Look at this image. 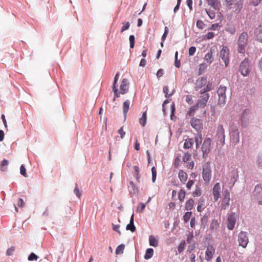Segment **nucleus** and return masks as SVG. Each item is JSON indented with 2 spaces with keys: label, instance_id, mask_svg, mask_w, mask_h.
<instances>
[{
  "label": "nucleus",
  "instance_id": "obj_1",
  "mask_svg": "<svg viewBox=\"0 0 262 262\" xmlns=\"http://www.w3.org/2000/svg\"><path fill=\"white\" fill-rule=\"evenodd\" d=\"M213 89V85L211 82H208L205 87L201 89L199 93L200 96L198 99V108L205 107L209 98V95L207 93Z\"/></svg>",
  "mask_w": 262,
  "mask_h": 262
},
{
  "label": "nucleus",
  "instance_id": "obj_2",
  "mask_svg": "<svg viewBox=\"0 0 262 262\" xmlns=\"http://www.w3.org/2000/svg\"><path fill=\"white\" fill-rule=\"evenodd\" d=\"M248 35L247 32L244 31L241 33L237 40V52L241 54H244L246 51V48L248 45Z\"/></svg>",
  "mask_w": 262,
  "mask_h": 262
},
{
  "label": "nucleus",
  "instance_id": "obj_3",
  "mask_svg": "<svg viewBox=\"0 0 262 262\" xmlns=\"http://www.w3.org/2000/svg\"><path fill=\"white\" fill-rule=\"evenodd\" d=\"M251 62L248 58H245L239 64V72L244 77L247 76L251 71Z\"/></svg>",
  "mask_w": 262,
  "mask_h": 262
},
{
  "label": "nucleus",
  "instance_id": "obj_4",
  "mask_svg": "<svg viewBox=\"0 0 262 262\" xmlns=\"http://www.w3.org/2000/svg\"><path fill=\"white\" fill-rule=\"evenodd\" d=\"M215 139L217 144L219 145L223 146L225 144V129L223 126L221 124L218 125L217 127Z\"/></svg>",
  "mask_w": 262,
  "mask_h": 262
},
{
  "label": "nucleus",
  "instance_id": "obj_5",
  "mask_svg": "<svg viewBox=\"0 0 262 262\" xmlns=\"http://www.w3.org/2000/svg\"><path fill=\"white\" fill-rule=\"evenodd\" d=\"M230 141L232 144L235 145L239 142V132L237 126H232L230 129Z\"/></svg>",
  "mask_w": 262,
  "mask_h": 262
},
{
  "label": "nucleus",
  "instance_id": "obj_6",
  "mask_svg": "<svg viewBox=\"0 0 262 262\" xmlns=\"http://www.w3.org/2000/svg\"><path fill=\"white\" fill-rule=\"evenodd\" d=\"M227 88L225 86L220 85L217 91V93L219 96L218 100V104L220 106H224L226 102V92Z\"/></svg>",
  "mask_w": 262,
  "mask_h": 262
},
{
  "label": "nucleus",
  "instance_id": "obj_7",
  "mask_svg": "<svg viewBox=\"0 0 262 262\" xmlns=\"http://www.w3.org/2000/svg\"><path fill=\"white\" fill-rule=\"evenodd\" d=\"M202 176L205 183H208L210 182L211 178V169L209 162L204 164L203 167Z\"/></svg>",
  "mask_w": 262,
  "mask_h": 262
},
{
  "label": "nucleus",
  "instance_id": "obj_8",
  "mask_svg": "<svg viewBox=\"0 0 262 262\" xmlns=\"http://www.w3.org/2000/svg\"><path fill=\"white\" fill-rule=\"evenodd\" d=\"M248 234L246 231H241L238 235V245L243 248L247 247L249 243Z\"/></svg>",
  "mask_w": 262,
  "mask_h": 262
},
{
  "label": "nucleus",
  "instance_id": "obj_9",
  "mask_svg": "<svg viewBox=\"0 0 262 262\" xmlns=\"http://www.w3.org/2000/svg\"><path fill=\"white\" fill-rule=\"evenodd\" d=\"M254 199L256 200L259 205H262V184H257L253 192Z\"/></svg>",
  "mask_w": 262,
  "mask_h": 262
},
{
  "label": "nucleus",
  "instance_id": "obj_10",
  "mask_svg": "<svg viewBox=\"0 0 262 262\" xmlns=\"http://www.w3.org/2000/svg\"><path fill=\"white\" fill-rule=\"evenodd\" d=\"M230 192L228 189H226L223 192V198L220 206L221 210H225L229 207L230 201Z\"/></svg>",
  "mask_w": 262,
  "mask_h": 262
},
{
  "label": "nucleus",
  "instance_id": "obj_11",
  "mask_svg": "<svg viewBox=\"0 0 262 262\" xmlns=\"http://www.w3.org/2000/svg\"><path fill=\"white\" fill-rule=\"evenodd\" d=\"M196 110V105H193L189 108L186 114V118L188 119H191L190 121V124L192 127L195 129L196 128V120L194 118H192V117L194 116Z\"/></svg>",
  "mask_w": 262,
  "mask_h": 262
},
{
  "label": "nucleus",
  "instance_id": "obj_12",
  "mask_svg": "<svg viewBox=\"0 0 262 262\" xmlns=\"http://www.w3.org/2000/svg\"><path fill=\"white\" fill-rule=\"evenodd\" d=\"M211 142V140L210 138H206L203 142L201 149L203 152V157L204 158L207 157L210 152Z\"/></svg>",
  "mask_w": 262,
  "mask_h": 262
},
{
  "label": "nucleus",
  "instance_id": "obj_13",
  "mask_svg": "<svg viewBox=\"0 0 262 262\" xmlns=\"http://www.w3.org/2000/svg\"><path fill=\"white\" fill-rule=\"evenodd\" d=\"M229 50L227 46H223L220 51V57L224 61L225 66L227 67L229 62Z\"/></svg>",
  "mask_w": 262,
  "mask_h": 262
},
{
  "label": "nucleus",
  "instance_id": "obj_14",
  "mask_svg": "<svg viewBox=\"0 0 262 262\" xmlns=\"http://www.w3.org/2000/svg\"><path fill=\"white\" fill-rule=\"evenodd\" d=\"M253 34L255 40L262 43V23L254 28Z\"/></svg>",
  "mask_w": 262,
  "mask_h": 262
},
{
  "label": "nucleus",
  "instance_id": "obj_15",
  "mask_svg": "<svg viewBox=\"0 0 262 262\" xmlns=\"http://www.w3.org/2000/svg\"><path fill=\"white\" fill-rule=\"evenodd\" d=\"M235 215V213L234 212H232L228 217L227 221V227L229 230H232L234 228L236 221Z\"/></svg>",
  "mask_w": 262,
  "mask_h": 262
},
{
  "label": "nucleus",
  "instance_id": "obj_16",
  "mask_svg": "<svg viewBox=\"0 0 262 262\" xmlns=\"http://www.w3.org/2000/svg\"><path fill=\"white\" fill-rule=\"evenodd\" d=\"M129 84V82L127 79L123 78L122 80L120 85V91H118L119 97L120 96V94H125L128 92Z\"/></svg>",
  "mask_w": 262,
  "mask_h": 262
},
{
  "label": "nucleus",
  "instance_id": "obj_17",
  "mask_svg": "<svg viewBox=\"0 0 262 262\" xmlns=\"http://www.w3.org/2000/svg\"><path fill=\"white\" fill-rule=\"evenodd\" d=\"M217 48L216 46L211 48L210 50L207 52L204 57V59L209 64L211 63L213 61V54L216 52Z\"/></svg>",
  "mask_w": 262,
  "mask_h": 262
},
{
  "label": "nucleus",
  "instance_id": "obj_18",
  "mask_svg": "<svg viewBox=\"0 0 262 262\" xmlns=\"http://www.w3.org/2000/svg\"><path fill=\"white\" fill-rule=\"evenodd\" d=\"M250 114V110L249 109H245L243 111L241 115V123L243 127H245L248 122V117Z\"/></svg>",
  "mask_w": 262,
  "mask_h": 262
},
{
  "label": "nucleus",
  "instance_id": "obj_19",
  "mask_svg": "<svg viewBox=\"0 0 262 262\" xmlns=\"http://www.w3.org/2000/svg\"><path fill=\"white\" fill-rule=\"evenodd\" d=\"M221 185L220 183H216L213 186L212 194L215 202H216L220 198Z\"/></svg>",
  "mask_w": 262,
  "mask_h": 262
},
{
  "label": "nucleus",
  "instance_id": "obj_20",
  "mask_svg": "<svg viewBox=\"0 0 262 262\" xmlns=\"http://www.w3.org/2000/svg\"><path fill=\"white\" fill-rule=\"evenodd\" d=\"M215 252V249L213 246L209 245L207 246L205 251V258L207 261H209L212 258Z\"/></svg>",
  "mask_w": 262,
  "mask_h": 262
},
{
  "label": "nucleus",
  "instance_id": "obj_21",
  "mask_svg": "<svg viewBox=\"0 0 262 262\" xmlns=\"http://www.w3.org/2000/svg\"><path fill=\"white\" fill-rule=\"evenodd\" d=\"M119 73H117L116 74L115 78H114V83H113V91L114 93V95H115V97L113 99L114 101L115 100V99L117 97H119L118 90L117 88V85H116L117 80L119 78Z\"/></svg>",
  "mask_w": 262,
  "mask_h": 262
},
{
  "label": "nucleus",
  "instance_id": "obj_22",
  "mask_svg": "<svg viewBox=\"0 0 262 262\" xmlns=\"http://www.w3.org/2000/svg\"><path fill=\"white\" fill-rule=\"evenodd\" d=\"M208 4L215 10H219L221 4L219 0H206Z\"/></svg>",
  "mask_w": 262,
  "mask_h": 262
},
{
  "label": "nucleus",
  "instance_id": "obj_23",
  "mask_svg": "<svg viewBox=\"0 0 262 262\" xmlns=\"http://www.w3.org/2000/svg\"><path fill=\"white\" fill-rule=\"evenodd\" d=\"M126 229V230H130L133 232L135 231L136 227L134 224V214L131 216L129 223L127 225Z\"/></svg>",
  "mask_w": 262,
  "mask_h": 262
},
{
  "label": "nucleus",
  "instance_id": "obj_24",
  "mask_svg": "<svg viewBox=\"0 0 262 262\" xmlns=\"http://www.w3.org/2000/svg\"><path fill=\"white\" fill-rule=\"evenodd\" d=\"M242 8L243 3L241 1H239L237 2L234 5V7L233 8V9H234V12H235L236 13H239L241 11Z\"/></svg>",
  "mask_w": 262,
  "mask_h": 262
},
{
  "label": "nucleus",
  "instance_id": "obj_25",
  "mask_svg": "<svg viewBox=\"0 0 262 262\" xmlns=\"http://www.w3.org/2000/svg\"><path fill=\"white\" fill-rule=\"evenodd\" d=\"M209 216V213H206L201 219V228H205V226H206V225L208 223Z\"/></svg>",
  "mask_w": 262,
  "mask_h": 262
},
{
  "label": "nucleus",
  "instance_id": "obj_26",
  "mask_svg": "<svg viewBox=\"0 0 262 262\" xmlns=\"http://www.w3.org/2000/svg\"><path fill=\"white\" fill-rule=\"evenodd\" d=\"M130 105V101L128 100L124 102L123 104V113L124 116L126 115L128 111Z\"/></svg>",
  "mask_w": 262,
  "mask_h": 262
},
{
  "label": "nucleus",
  "instance_id": "obj_27",
  "mask_svg": "<svg viewBox=\"0 0 262 262\" xmlns=\"http://www.w3.org/2000/svg\"><path fill=\"white\" fill-rule=\"evenodd\" d=\"M219 227V223L217 220L214 219L212 221L210 226V229L211 231L216 230Z\"/></svg>",
  "mask_w": 262,
  "mask_h": 262
},
{
  "label": "nucleus",
  "instance_id": "obj_28",
  "mask_svg": "<svg viewBox=\"0 0 262 262\" xmlns=\"http://www.w3.org/2000/svg\"><path fill=\"white\" fill-rule=\"evenodd\" d=\"M147 121V114L146 112L143 113L142 117L139 119L140 124L142 126H144L146 125Z\"/></svg>",
  "mask_w": 262,
  "mask_h": 262
},
{
  "label": "nucleus",
  "instance_id": "obj_29",
  "mask_svg": "<svg viewBox=\"0 0 262 262\" xmlns=\"http://www.w3.org/2000/svg\"><path fill=\"white\" fill-rule=\"evenodd\" d=\"M149 245L153 247H157L158 245V240L152 235L149 236Z\"/></svg>",
  "mask_w": 262,
  "mask_h": 262
},
{
  "label": "nucleus",
  "instance_id": "obj_30",
  "mask_svg": "<svg viewBox=\"0 0 262 262\" xmlns=\"http://www.w3.org/2000/svg\"><path fill=\"white\" fill-rule=\"evenodd\" d=\"M179 179L180 180V181L182 182H183L184 183L186 180H187V173L182 171V170H181L179 172Z\"/></svg>",
  "mask_w": 262,
  "mask_h": 262
},
{
  "label": "nucleus",
  "instance_id": "obj_31",
  "mask_svg": "<svg viewBox=\"0 0 262 262\" xmlns=\"http://www.w3.org/2000/svg\"><path fill=\"white\" fill-rule=\"evenodd\" d=\"M153 254L154 250L152 248L147 249L144 255V258L145 259H148L150 258L153 256Z\"/></svg>",
  "mask_w": 262,
  "mask_h": 262
},
{
  "label": "nucleus",
  "instance_id": "obj_32",
  "mask_svg": "<svg viewBox=\"0 0 262 262\" xmlns=\"http://www.w3.org/2000/svg\"><path fill=\"white\" fill-rule=\"evenodd\" d=\"M194 205V201L192 199H189L188 200L185 204V209L187 210H191Z\"/></svg>",
  "mask_w": 262,
  "mask_h": 262
},
{
  "label": "nucleus",
  "instance_id": "obj_33",
  "mask_svg": "<svg viewBox=\"0 0 262 262\" xmlns=\"http://www.w3.org/2000/svg\"><path fill=\"white\" fill-rule=\"evenodd\" d=\"M163 92L165 94V97L168 98L173 95L174 91L172 90L171 93H169L168 87L167 86H164L163 88Z\"/></svg>",
  "mask_w": 262,
  "mask_h": 262
},
{
  "label": "nucleus",
  "instance_id": "obj_34",
  "mask_svg": "<svg viewBox=\"0 0 262 262\" xmlns=\"http://www.w3.org/2000/svg\"><path fill=\"white\" fill-rule=\"evenodd\" d=\"M208 65L205 63L200 64L199 69V74L201 75L204 73Z\"/></svg>",
  "mask_w": 262,
  "mask_h": 262
},
{
  "label": "nucleus",
  "instance_id": "obj_35",
  "mask_svg": "<svg viewBox=\"0 0 262 262\" xmlns=\"http://www.w3.org/2000/svg\"><path fill=\"white\" fill-rule=\"evenodd\" d=\"M256 162L257 166L259 168H262V151L258 154Z\"/></svg>",
  "mask_w": 262,
  "mask_h": 262
},
{
  "label": "nucleus",
  "instance_id": "obj_36",
  "mask_svg": "<svg viewBox=\"0 0 262 262\" xmlns=\"http://www.w3.org/2000/svg\"><path fill=\"white\" fill-rule=\"evenodd\" d=\"M192 139H188V140H186L184 144V148L186 149H188L192 145Z\"/></svg>",
  "mask_w": 262,
  "mask_h": 262
},
{
  "label": "nucleus",
  "instance_id": "obj_37",
  "mask_svg": "<svg viewBox=\"0 0 262 262\" xmlns=\"http://www.w3.org/2000/svg\"><path fill=\"white\" fill-rule=\"evenodd\" d=\"M8 161L7 160H4L1 164V170L5 171L7 169V166L8 165Z\"/></svg>",
  "mask_w": 262,
  "mask_h": 262
},
{
  "label": "nucleus",
  "instance_id": "obj_38",
  "mask_svg": "<svg viewBox=\"0 0 262 262\" xmlns=\"http://www.w3.org/2000/svg\"><path fill=\"white\" fill-rule=\"evenodd\" d=\"M207 82V78L206 76L202 77L199 82V85L198 86L200 88H202L203 86L205 85Z\"/></svg>",
  "mask_w": 262,
  "mask_h": 262
},
{
  "label": "nucleus",
  "instance_id": "obj_39",
  "mask_svg": "<svg viewBox=\"0 0 262 262\" xmlns=\"http://www.w3.org/2000/svg\"><path fill=\"white\" fill-rule=\"evenodd\" d=\"M125 246L123 244L119 245L116 249V253L117 254H122L123 252Z\"/></svg>",
  "mask_w": 262,
  "mask_h": 262
},
{
  "label": "nucleus",
  "instance_id": "obj_40",
  "mask_svg": "<svg viewBox=\"0 0 262 262\" xmlns=\"http://www.w3.org/2000/svg\"><path fill=\"white\" fill-rule=\"evenodd\" d=\"M206 12L210 19H213L215 18L216 14L213 10H206Z\"/></svg>",
  "mask_w": 262,
  "mask_h": 262
},
{
  "label": "nucleus",
  "instance_id": "obj_41",
  "mask_svg": "<svg viewBox=\"0 0 262 262\" xmlns=\"http://www.w3.org/2000/svg\"><path fill=\"white\" fill-rule=\"evenodd\" d=\"M191 215H192L191 212H186L183 216L184 221L185 222H188L189 221V220L191 216Z\"/></svg>",
  "mask_w": 262,
  "mask_h": 262
},
{
  "label": "nucleus",
  "instance_id": "obj_42",
  "mask_svg": "<svg viewBox=\"0 0 262 262\" xmlns=\"http://www.w3.org/2000/svg\"><path fill=\"white\" fill-rule=\"evenodd\" d=\"M214 36V33L212 32H208L206 35L203 36V39H209L212 38Z\"/></svg>",
  "mask_w": 262,
  "mask_h": 262
},
{
  "label": "nucleus",
  "instance_id": "obj_43",
  "mask_svg": "<svg viewBox=\"0 0 262 262\" xmlns=\"http://www.w3.org/2000/svg\"><path fill=\"white\" fill-rule=\"evenodd\" d=\"M123 26H122L121 29V32L122 33L125 30H127L130 26V24L129 22H123Z\"/></svg>",
  "mask_w": 262,
  "mask_h": 262
},
{
  "label": "nucleus",
  "instance_id": "obj_44",
  "mask_svg": "<svg viewBox=\"0 0 262 262\" xmlns=\"http://www.w3.org/2000/svg\"><path fill=\"white\" fill-rule=\"evenodd\" d=\"M261 1L262 0H250L249 4L253 6L256 7L261 3Z\"/></svg>",
  "mask_w": 262,
  "mask_h": 262
},
{
  "label": "nucleus",
  "instance_id": "obj_45",
  "mask_svg": "<svg viewBox=\"0 0 262 262\" xmlns=\"http://www.w3.org/2000/svg\"><path fill=\"white\" fill-rule=\"evenodd\" d=\"M178 51H176L174 55V58H175V66L177 68H180L181 66L180 60H179L178 59Z\"/></svg>",
  "mask_w": 262,
  "mask_h": 262
},
{
  "label": "nucleus",
  "instance_id": "obj_46",
  "mask_svg": "<svg viewBox=\"0 0 262 262\" xmlns=\"http://www.w3.org/2000/svg\"><path fill=\"white\" fill-rule=\"evenodd\" d=\"M145 207V204L140 203L137 206V211L139 212H142Z\"/></svg>",
  "mask_w": 262,
  "mask_h": 262
},
{
  "label": "nucleus",
  "instance_id": "obj_47",
  "mask_svg": "<svg viewBox=\"0 0 262 262\" xmlns=\"http://www.w3.org/2000/svg\"><path fill=\"white\" fill-rule=\"evenodd\" d=\"M151 172H152V181L153 182H155L157 176V170L155 167H152L151 168Z\"/></svg>",
  "mask_w": 262,
  "mask_h": 262
},
{
  "label": "nucleus",
  "instance_id": "obj_48",
  "mask_svg": "<svg viewBox=\"0 0 262 262\" xmlns=\"http://www.w3.org/2000/svg\"><path fill=\"white\" fill-rule=\"evenodd\" d=\"M20 173L21 175H23L25 177H27V174L26 172V169L24 165H21L20 167Z\"/></svg>",
  "mask_w": 262,
  "mask_h": 262
},
{
  "label": "nucleus",
  "instance_id": "obj_49",
  "mask_svg": "<svg viewBox=\"0 0 262 262\" xmlns=\"http://www.w3.org/2000/svg\"><path fill=\"white\" fill-rule=\"evenodd\" d=\"M130 47L133 48L135 45V36L133 35H130L129 37Z\"/></svg>",
  "mask_w": 262,
  "mask_h": 262
},
{
  "label": "nucleus",
  "instance_id": "obj_50",
  "mask_svg": "<svg viewBox=\"0 0 262 262\" xmlns=\"http://www.w3.org/2000/svg\"><path fill=\"white\" fill-rule=\"evenodd\" d=\"M185 241H182L180 243V244L178 248V251L180 253L183 251L184 248H185Z\"/></svg>",
  "mask_w": 262,
  "mask_h": 262
},
{
  "label": "nucleus",
  "instance_id": "obj_51",
  "mask_svg": "<svg viewBox=\"0 0 262 262\" xmlns=\"http://www.w3.org/2000/svg\"><path fill=\"white\" fill-rule=\"evenodd\" d=\"M238 179V174L237 172H236V174H233L231 177V181L232 182V184L231 185V187L233 186L235 183L237 181V180Z\"/></svg>",
  "mask_w": 262,
  "mask_h": 262
},
{
  "label": "nucleus",
  "instance_id": "obj_52",
  "mask_svg": "<svg viewBox=\"0 0 262 262\" xmlns=\"http://www.w3.org/2000/svg\"><path fill=\"white\" fill-rule=\"evenodd\" d=\"M185 196V192L184 191L181 190L178 194V198L181 201H182L184 200Z\"/></svg>",
  "mask_w": 262,
  "mask_h": 262
},
{
  "label": "nucleus",
  "instance_id": "obj_53",
  "mask_svg": "<svg viewBox=\"0 0 262 262\" xmlns=\"http://www.w3.org/2000/svg\"><path fill=\"white\" fill-rule=\"evenodd\" d=\"M220 27H221V26L219 25V23H215V24H212L211 26L210 29H211L212 30H219L220 29Z\"/></svg>",
  "mask_w": 262,
  "mask_h": 262
},
{
  "label": "nucleus",
  "instance_id": "obj_54",
  "mask_svg": "<svg viewBox=\"0 0 262 262\" xmlns=\"http://www.w3.org/2000/svg\"><path fill=\"white\" fill-rule=\"evenodd\" d=\"M168 32H169V30H168V28L167 27H165V28H164V34H163L162 36V41H164L165 40V39H166L167 36V34L168 33Z\"/></svg>",
  "mask_w": 262,
  "mask_h": 262
},
{
  "label": "nucleus",
  "instance_id": "obj_55",
  "mask_svg": "<svg viewBox=\"0 0 262 262\" xmlns=\"http://www.w3.org/2000/svg\"><path fill=\"white\" fill-rule=\"evenodd\" d=\"M15 250V247L12 246L7 250L6 254L8 256L12 255Z\"/></svg>",
  "mask_w": 262,
  "mask_h": 262
},
{
  "label": "nucleus",
  "instance_id": "obj_56",
  "mask_svg": "<svg viewBox=\"0 0 262 262\" xmlns=\"http://www.w3.org/2000/svg\"><path fill=\"white\" fill-rule=\"evenodd\" d=\"M37 256L34 253H31L28 257V260L30 261L36 260L37 259Z\"/></svg>",
  "mask_w": 262,
  "mask_h": 262
},
{
  "label": "nucleus",
  "instance_id": "obj_57",
  "mask_svg": "<svg viewBox=\"0 0 262 262\" xmlns=\"http://www.w3.org/2000/svg\"><path fill=\"white\" fill-rule=\"evenodd\" d=\"M118 133L120 135L121 139H123L125 135V132L123 130V127H121L118 131Z\"/></svg>",
  "mask_w": 262,
  "mask_h": 262
},
{
  "label": "nucleus",
  "instance_id": "obj_58",
  "mask_svg": "<svg viewBox=\"0 0 262 262\" xmlns=\"http://www.w3.org/2000/svg\"><path fill=\"white\" fill-rule=\"evenodd\" d=\"M226 6L229 9H231L232 8V6L233 5V3L234 0H225Z\"/></svg>",
  "mask_w": 262,
  "mask_h": 262
},
{
  "label": "nucleus",
  "instance_id": "obj_59",
  "mask_svg": "<svg viewBox=\"0 0 262 262\" xmlns=\"http://www.w3.org/2000/svg\"><path fill=\"white\" fill-rule=\"evenodd\" d=\"M74 192L75 193V194L79 198L81 196V193L79 191V190L78 188V186H77V184H75V189L74 190Z\"/></svg>",
  "mask_w": 262,
  "mask_h": 262
},
{
  "label": "nucleus",
  "instance_id": "obj_60",
  "mask_svg": "<svg viewBox=\"0 0 262 262\" xmlns=\"http://www.w3.org/2000/svg\"><path fill=\"white\" fill-rule=\"evenodd\" d=\"M186 101L190 105L193 103L192 96L191 95H187L186 97Z\"/></svg>",
  "mask_w": 262,
  "mask_h": 262
},
{
  "label": "nucleus",
  "instance_id": "obj_61",
  "mask_svg": "<svg viewBox=\"0 0 262 262\" xmlns=\"http://www.w3.org/2000/svg\"><path fill=\"white\" fill-rule=\"evenodd\" d=\"M196 48L195 47H191L189 49V55L190 56L193 55L195 52Z\"/></svg>",
  "mask_w": 262,
  "mask_h": 262
},
{
  "label": "nucleus",
  "instance_id": "obj_62",
  "mask_svg": "<svg viewBox=\"0 0 262 262\" xmlns=\"http://www.w3.org/2000/svg\"><path fill=\"white\" fill-rule=\"evenodd\" d=\"M226 31L231 34H234L236 31L234 27H228Z\"/></svg>",
  "mask_w": 262,
  "mask_h": 262
},
{
  "label": "nucleus",
  "instance_id": "obj_63",
  "mask_svg": "<svg viewBox=\"0 0 262 262\" xmlns=\"http://www.w3.org/2000/svg\"><path fill=\"white\" fill-rule=\"evenodd\" d=\"M191 158V156L189 154H185L184 157H183V160L185 162H188Z\"/></svg>",
  "mask_w": 262,
  "mask_h": 262
},
{
  "label": "nucleus",
  "instance_id": "obj_64",
  "mask_svg": "<svg viewBox=\"0 0 262 262\" xmlns=\"http://www.w3.org/2000/svg\"><path fill=\"white\" fill-rule=\"evenodd\" d=\"M205 24L204 23L200 20H198V28L203 29L204 28Z\"/></svg>",
  "mask_w": 262,
  "mask_h": 262
}]
</instances>
